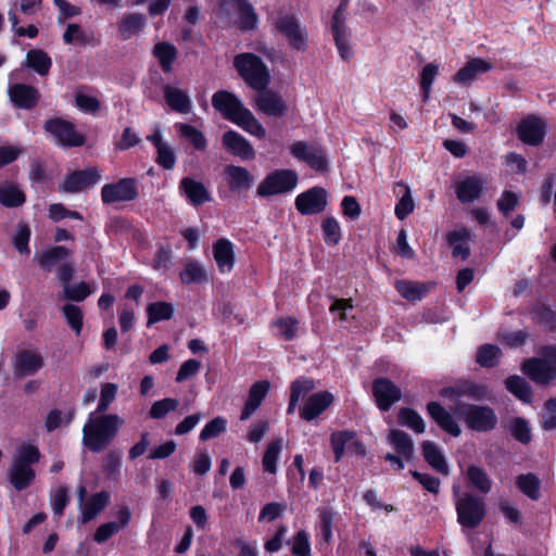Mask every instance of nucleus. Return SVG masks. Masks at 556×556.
I'll return each mask as SVG.
<instances>
[{"label": "nucleus", "mask_w": 556, "mask_h": 556, "mask_svg": "<svg viewBox=\"0 0 556 556\" xmlns=\"http://www.w3.org/2000/svg\"><path fill=\"white\" fill-rule=\"evenodd\" d=\"M486 72V62L482 59H472L462 67L454 76V81L468 85L470 84L478 74Z\"/></svg>", "instance_id": "c9c22d12"}, {"label": "nucleus", "mask_w": 556, "mask_h": 556, "mask_svg": "<svg viewBox=\"0 0 556 556\" xmlns=\"http://www.w3.org/2000/svg\"><path fill=\"white\" fill-rule=\"evenodd\" d=\"M75 103L80 111L90 114H96L101 108V103L96 97L80 92L75 94Z\"/></svg>", "instance_id": "0e129e2a"}, {"label": "nucleus", "mask_w": 556, "mask_h": 556, "mask_svg": "<svg viewBox=\"0 0 556 556\" xmlns=\"http://www.w3.org/2000/svg\"><path fill=\"white\" fill-rule=\"evenodd\" d=\"M30 238V228L26 224H20L17 226L16 233L14 236V245L16 250L22 254H29L28 242Z\"/></svg>", "instance_id": "69168bd1"}, {"label": "nucleus", "mask_w": 556, "mask_h": 556, "mask_svg": "<svg viewBox=\"0 0 556 556\" xmlns=\"http://www.w3.org/2000/svg\"><path fill=\"white\" fill-rule=\"evenodd\" d=\"M399 424L410 428L416 433L425 432V422L421 416L412 408H401L397 414Z\"/></svg>", "instance_id": "8fccbe9b"}, {"label": "nucleus", "mask_w": 556, "mask_h": 556, "mask_svg": "<svg viewBox=\"0 0 556 556\" xmlns=\"http://www.w3.org/2000/svg\"><path fill=\"white\" fill-rule=\"evenodd\" d=\"M110 502V494L106 491H101L93 494L86 504L83 505L80 510L79 522L85 525L94 519Z\"/></svg>", "instance_id": "cd10ccee"}, {"label": "nucleus", "mask_w": 556, "mask_h": 556, "mask_svg": "<svg viewBox=\"0 0 556 556\" xmlns=\"http://www.w3.org/2000/svg\"><path fill=\"white\" fill-rule=\"evenodd\" d=\"M321 229L327 244L336 245L341 240V227L334 217H326L323 220Z\"/></svg>", "instance_id": "6e6d98bb"}, {"label": "nucleus", "mask_w": 556, "mask_h": 556, "mask_svg": "<svg viewBox=\"0 0 556 556\" xmlns=\"http://www.w3.org/2000/svg\"><path fill=\"white\" fill-rule=\"evenodd\" d=\"M441 395L455 403L453 409L456 416L475 430H486V408L465 402V399L479 401L484 397L485 389L469 380L459 381L454 387L444 388Z\"/></svg>", "instance_id": "f257e3e1"}, {"label": "nucleus", "mask_w": 556, "mask_h": 556, "mask_svg": "<svg viewBox=\"0 0 556 556\" xmlns=\"http://www.w3.org/2000/svg\"><path fill=\"white\" fill-rule=\"evenodd\" d=\"M290 152L295 159L307 163L317 172L327 168L326 155L319 146L308 144L305 141H296L290 147Z\"/></svg>", "instance_id": "4468645a"}, {"label": "nucleus", "mask_w": 556, "mask_h": 556, "mask_svg": "<svg viewBox=\"0 0 556 556\" xmlns=\"http://www.w3.org/2000/svg\"><path fill=\"white\" fill-rule=\"evenodd\" d=\"M355 437L354 431L343 430L333 432L330 437L331 446L334 453V460L339 462L345 451H348V445L350 441Z\"/></svg>", "instance_id": "09e8293b"}, {"label": "nucleus", "mask_w": 556, "mask_h": 556, "mask_svg": "<svg viewBox=\"0 0 556 556\" xmlns=\"http://www.w3.org/2000/svg\"><path fill=\"white\" fill-rule=\"evenodd\" d=\"M179 405L178 400L166 397L161 401H156L152 404L150 409V417L153 419H161L165 417L169 412L175 410Z\"/></svg>", "instance_id": "13d9d810"}, {"label": "nucleus", "mask_w": 556, "mask_h": 556, "mask_svg": "<svg viewBox=\"0 0 556 556\" xmlns=\"http://www.w3.org/2000/svg\"><path fill=\"white\" fill-rule=\"evenodd\" d=\"M176 128L180 136L187 139L194 147V149L199 151H204L206 149L207 141L204 134L197 129L194 126L179 123L176 124Z\"/></svg>", "instance_id": "a18cd8bd"}, {"label": "nucleus", "mask_w": 556, "mask_h": 556, "mask_svg": "<svg viewBox=\"0 0 556 556\" xmlns=\"http://www.w3.org/2000/svg\"><path fill=\"white\" fill-rule=\"evenodd\" d=\"M64 298L66 300L81 302L84 301L90 293L91 290L86 282H79L77 285H66L64 286Z\"/></svg>", "instance_id": "e2e57ef3"}, {"label": "nucleus", "mask_w": 556, "mask_h": 556, "mask_svg": "<svg viewBox=\"0 0 556 556\" xmlns=\"http://www.w3.org/2000/svg\"><path fill=\"white\" fill-rule=\"evenodd\" d=\"M270 384L267 380H261L252 384L249 391L248 400L241 413L240 419H249L260 407L263 400L269 391Z\"/></svg>", "instance_id": "a878e982"}, {"label": "nucleus", "mask_w": 556, "mask_h": 556, "mask_svg": "<svg viewBox=\"0 0 556 556\" xmlns=\"http://www.w3.org/2000/svg\"><path fill=\"white\" fill-rule=\"evenodd\" d=\"M505 386L506 389L521 402L526 404L532 402V388L525 378L517 375L510 376L505 380Z\"/></svg>", "instance_id": "72a5a7b5"}, {"label": "nucleus", "mask_w": 556, "mask_h": 556, "mask_svg": "<svg viewBox=\"0 0 556 556\" xmlns=\"http://www.w3.org/2000/svg\"><path fill=\"white\" fill-rule=\"evenodd\" d=\"M152 54L159 60L163 72L168 73L173 68L178 51L173 43L161 41L153 47Z\"/></svg>", "instance_id": "f704fd0d"}, {"label": "nucleus", "mask_w": 556, "mask_h": 556, "mask_svg": "<svg viewBox=\"0 0 556 556\" xmlns=\"http://www.w3.org/2000/svg\"><path fill=\"white\" fill-rule=\"evenodd\" d=\"M212 105L224 118L238 125L244 131L258 139L265 138L266 130L263 125L235 93L227 90L216 91L212 96Z\"/></svg>", "instance_id": "f03ea898"}, {"label": "nucleus", "mask_w": 556, "mask_h": 556, "mask_svg": "<svg viewBox=\"0 0 556 556\" xmlns=\"http://www.w3.org/2000/svg\"><path fill=\"white\" fill-rule=\"evenodd\" d=\"M71 255V251L63 247L56 245L49 248L40 253H36L35 260L41 269L51 271V269L60 262L65 261Z\"/></svg>", "instance_id": "c756f323"}, {"label": "nucleus", "mask_w": 556, "mask_h": 556, "mask_svg": "<svg viewBox=\"0 0 556 556\" xmlns=\"http://www.w3.org/2000/svg\"><path fill=\"white\" fill-rule=\"evenodd\" d=\"M456 198L460 203H471L480 198L483 191V181L477 176H468L454 185Z\"/></svg>", "instance_id": "5701e85b"}, {"label": "nucleus", "mask_w": 556, "mask_h": 556, "mask_svg": "<svg viewBox=\"0 0 556 556\" xmlns=\"http://www.w3.org/2000/svg\"><path fill=\"white\" fill-rule=\"evenodd\" d=\"M298 174L293 169H276L268 174L256 189V195L266 198L291 192L298 185Z\"/></svg>", "instance_id": "1a4fd4ad"}, {"label": "nucleus", "mask_w": 556, "mask_h": 556, "mask_svg": "<svg viewBox=\"0 0 556 556\" xmlns=\"http://www.w3.org/2000/svg\"><path fill=\"white\" fill-rule=\"evenodd\" d=\"M100 178L101 173L97 168L75 170L66 176L59 190L61 192L77 193L93 187L100 180Z\"/></svg>", "instance_id": "dca6fc26"}, {"label": "nucleus", "mask_w": 556, "mask_h": 556, "mask_svg": "<svg viewBox=\"0 0 556 556\" xmlns=\"http://www.w3.org/2000/svg\"><path fill=\"white\" fill-rule=\"evenodd\" d=\"M213 256L219 271L230 273L235 265V252L232 243L225 238L218 239L213 244Z\"/></svg>", "instance_id": "bb28decb"}, {"label": "nucleus", "mask_w": 556, "mask_h": 556, "mask_svg": "<svg viewBox=\"0 0 556 556\" xmlns=\"http://www.w3.org/2000/svg\"><path fill=\"white\" fill-rule=\"evenodd\" d=\"M372 394L377 406L382 412H388L402 397L401 389L388 378L374 380Z\"/></svg>", "instance_id": "2eb2a0df"}, {"label": "nucleus", "mask_w": 556, "mask_h": 556, "mask_svg": "<svg viewBox=\"0 0 556 556\" xmlns=\"http://www.w3.org/2000/svg\"><path fill=\"white\" fill-rule=\"evenodd\" d=\"M43 365L45 361L40 353L23 350L16 353L13 358L14 376L17 378L33 376L39 371Z\"/></svg>", "instance_id": "f3484780"}, {"label": "nucleus", "mask_w": 556, "mask_h": 556, "mask_svg": "<svg viewBox=\"0 0 556 556\" xmlns=\"http://www.w3.org/2000/svg\"><path fill=\"white\" fill-rule=\"evenodd\" d=\"M469 231L465 228L454 230L448 233L447 241L452 247V255L465 260L469 255V249L466 241L469 238Z\"/></svg>", "instance_id": "ea45409f"}, {"label": "nucleus", "mask_w": 556, "mask_h": 556, "mask_svg": "<svg viewBox=\"0 0 556 556\" xmlns=\"http://www.w3.org/2000/svg\"><path fill=\"white\" fill-rule=\"evenodd\" d=\"M545 125L539 117L528 116L517 126L518 138L526 144L539 146L545 136Z\"/></svg>", "instance_id": "a211bd4d"}, {"label": "nucleus", "mask_w": 556, "mask_h": 556, "mask_svg": "<svg viewBox=\"0 0 556 556\" xmlns=\"http://www.w3.org/2000/svg\"><path fill=\"white\" fill-rule=\"evenodd\" d=\"M63 41L66 45L76 43L79 46H86L90 42V38L80 25L76 23H70L67 24L63 34Z\"/></svg>", "instance_id": "5fc2aeb1"}, {"label": "nucleus", "mask_w": 556, "mask_h": 556, "mask_svg": "<svg viewBox=\"0 0 556 556\" xmlns=\"http://www.w3.org/2000/svg\"><path fill=\"white\" fill-rule=\"evenodd\" d=\"M26 201L25 193L15 185L4 182L0 185V204L5 207H18Z\"/></svg>", "instance_id": "e433bc0d"}, {"label": "nucleus", "mask_w": 556, "mask_h": 556, "mask_svg": "<svg viewBox=\"0 0 556 556\" xmlns=\"http://www.w3.org/2000/svg\"><path fill=\"white\" fill-rule=\"evenodd\" d=\"M397 292L408 301H418L428 292V288L424 283L401 280L395 285Z\"/></svg>", "instance_id": "49530a36"}, {"label": "nucleus", "mask_w": 556, "mask_h": 556, "mask_svg": "<svg viewBox=\"0 0 556 556\" xmlns=\"http://www.w3.org/2000/svg\"><path fill=\"white\" fill-rule=\"evenodd\" d=\"M180 280L182 283H201L208 280L205 268L195 261L186 263L184 270L180 273Z\"/></svg>", "instance_id": "79ce46f5"}, {"label": "nucleus", "mask_w": 556, "mask_h": 556, "mask_svg": "<svg viewBox=\"0 0 556 556\" xmlns=\"http://www.w3.org/2000/svg\"><path fill=\"white\" fill-rule=\"evenodd\" d=\"M222 142L229 152L242 160H252L255 156L251 143L235 130L224 132Z\"/></svg>", "instance_id": "412c9836"}, {"label": "nucleus", "mask_w": 556, "mask_h": 556, "mask_svg": "<svg viewBox=\"0 0 556 556\" xmlns=\"http://www.w3.org/2000/svg\"><path fill=\"white\" fill-rule=\"evenodd\" d=\"M295 207L302 215H315L325 211L328 200L327 191L321 187H313L295 198Z\"/></svg>", "instance_id": "ddd939ff"}, {"label": "nucleus", "mask_w": 556, "mask_h": 556, "mask_svg": "<svg viewBox=\"0 0 556 556\" xmlns=\"http://www.w3.org/2000/svg\"><path fill=\"white\" fill-rule=\"evenodd\" d=\"M522 372L534 383L547 386L556 379V345H544L538 356L527 358L521 365Z\"/></svg>", "instance_id": "39448f33"}, {"label": "nucleus", "mask_w": 556, "mask_h": 556, "mask_svg": "<svg viewBox=\"0 0 556 556\" xmlns=\"http://www.w3.org/2000/svg\"><path fill=\"white\" fill-rule=\"evenodd\" d=\"M229 189L241 193L248 191L254 184L253 175L245 168L237 165H227L224 169Z\"/></svg>", "instance_id": "4be33fe9"}, {"label": "nucleus", "mask_w": 556, "mask_h": 556, "mask_svg": "<svg viewBox=\"0 0 556 556\" xmlns=\"http://www.w3.org/2000/svg\"><path fill=\"white\" fill-rule=\"evenodd\" d=\"M118 387L115 383L106 382L101 386L100 399L96 409L97 414H108L111 404L115 401Z\"/></svg>", "instance_id": "603ef678"}, {"label": "nucleus", "mask_w": 556, "mask_h": 556, "mask_svg": "<svg viewBox=\"0 0 556 556\" xmlns=\"http://www.w3.org/2000/svg\"><path fill=\"white\" fill-rule=\"evenodd\" d=\"M26 64L40 76H46L52 65V60L41 49H31L26 54Z\"/></svg>", "instance_id": "4c0bfd02"}, {"label": "nucleus", "mask_w": 556, "mask_h": 556, "mask_svg": "<svg viewBox=\"0 0 556 556\" xmlns=\"http://www.w3.org/2000/svg\"><path fill=\"white\" fill-rule=\"evenodd\" d=\"M70 502L68 491L65 485H60L50 493V504L55 517L61 518Z\"/></svg>", "instance_id": "864d4df0"}, {"label": "nucleus", "mask_w": 556, "mask_h": 556, "mask_svg": "<svg viewBox=\"0 0 556 556\" xmlns=\"http://www.w3.org/2000/svg\"><path fill=\"white\" fill-rule=\"evenodd\" d=\"M40 459L38 447L31 444H23L13 455L8 475L11 484L16 491L27 489L35 480L36 473L33 465Z\"/></svg>", "instance_id": "20e7f679"}, {"label": "nucleus", "mask_w": 556, "mask_h": 556, "mask_svg": "<svg viewBox=\"0 0 556 556\" xmlns=\"http://www.w3.org/2000/svg\"><path fill=\"white\" fill-rule=\"evenodd\" d=\"M388 440L394 450L406 460H410L414 455V443L412 438L404 431L393 429L388 435Z\"/></svg>", "instance_id": "473e14b6"}, {"label": "nucleus", "mask_w": 556, "mask_h": 556, "mask_svg": "<svg viewBox=\"0 0 556 556\" xmlns=\"http://www.w3.org/2000/svg\"><path fill=\"white\" fill-rule=\"evenodd\" d=\"M331 30L340 56L343 60H350L353 53L351 46L349 45L348 28H331Z\"/></svg>", "instance_id": "4d7b16f0"}, {"label": "nucleus", "mask_w": 556, "mask_h": 556, "mask_svg": "<svg viewBox=\"0 0 556 556\" xmlns=\"http://www.w3.org/2000/svg\"><path fill=\"white\" fill-rule=\"evenodd\" d=\"M516 485L526 496L532 501L541 497L540 479L534 473L520 475L516 479Z\"/></svg>", "instance_id": "58836bf2"}, {"label": "nucleus", "mask_w": 556, "mask_h": 556, "mask_svg": "<svg viewBox=\"0 0 556 556\" xmlns=\"http://www.w3.org/2000/svg\"><path fill=\"white\" fill-rule=\"evenodd\" d=\"M147 313L148 327H150L155 323L170 319L174 314V307L168 302L160 301L149 304L147 307Z\"/></svg>", "instance_id": "c03bdc74"}, {"label": "nucleus", "mask_w": 556, "mask_h": 556, "mask_svg": "<svg viewBox=\"0 0 556 556\" xmlns=\"http://www.w3.org/2000/svg\"><path fill=\"white\" fill-rule=\"evenodd\" d=\"M333 402V395L328 391L311 395L301 410V418L309 421L319 416Z\"/></svg>", "instance_id": "b1692460"}, {"label": "nucleus", "mask_w": 556, "mask_h": 556, "mask_svg": "<svg viewBox=\"0 0 556 556\" xmlns=\"http://www.w3.org/2000/svg\"><path fill=\"white\" fill-rule=\"evenodd\" d=\"M156 163L165 169H173L176 164V155L169 144H164L156 149Z\"/></svg>", "instance_id": "774afa93"}, {"label": "nucleus", "mask_w": 556, "mask_h": 556, "mask_svg": "<svg viewBox=\"0 0 556 556\" xmlns=\"http://www.w3.org/2000/svg\"><path fill=\"white\" fill-rule=\"evenodd\" d=\"M125 420L117 414L90 413L83 427V445L92 453L104 451L115 440Z\"/></svg>", "instance_id": "7ed1b4c3"}, {"label": "nucleus", "mask_w": 556, "mask_h": 556, "mask_svg": "<svg viewBox=\"0 0 556 556\" xmlns=\"http://www.w3.org/2000/svg\"><path fill=\"white\" fill-rule=\"evenodd\" d=\"M542 427L546 431L556 429V397L547 400L544 404Z\"/></svg>", "instance_id": "338daca9"}, {"label": "nucleus", "mask_w": 556, "mask_h": 556, "mask_svg": "<svg viewBox=\"0 0 556 556\" xmlns=\"http://www.w3.org/2000/svg\"><path fill=\"white\" fill-rule=\"evenodd\" d=\"M292 554L295 556H311L308 533L300 530L292 539Z\"/></svg>", "instance_id": "680f3d73"}, {"label": "nucleus", "mask_w": 556, "mask_h": 556, "mask_svg": "<svg viewBox=\"0 0 556 556\" xmlns=\"http://www.w3.org/2000/svg\"><path fill=\"white\" fill-rule=\"evenodd\" d=\"M507 429L511 435L520 443L528 444L531 441V428L525 418H511L507 425Z\"/></svg>", "instance_id": "de8ad7c7"}, {"label": "nucleus", "mask_w": 556, "mask_h": 556, "mask_svg": "<svg viewBox=\"0 0 556 556\" xmlns=\"http://www.w3.org/2000/svg\"><path fill=\"white\" fill-rule=\"evenodd\" d=\"M457 513V521L463 528H477L485 516V505L482 497L470 492L460 493L457 484L452 486Z\"/></svg>", "instance_id": "423d86ee"}, {"label": "nucleus", "mask_w": 556, "mask_h": 556, "mask_svg": "<svg viewBox=\"0 0 556 556\" xmlns=\"http://www.w3.org/2000/svg\"><path fill=\"white\" fill-rule=\"evenodd\" d=\"M43 129L55 139L58 144L64 148L81 147L86 142V137L75 129V125L61 117L46 121Z\"/></svg>", "instance_id": "9d476101"}, {"label": "nucleus", "mask_w": 556, "mask_h": 556, "mask_svg": "<svg viewBox=\"0 0 556 556\" xmlns=\"http://www.w3.org/2000/svg\"><path fill=\"white\" fill-rule=\"evenodd\" d=\"M164 99L167 105L175 112L189 113L191 110V100L186 91L180 88L165 85L163 87Z\"/></svg>", "instance_id": "c85d7f7f"}, {"label": "nucleus", "mask_w": 556, "mask_h": 556, "mask_svg": "<svg viewBox=\"0 0 556 556\" xmlns=\"http://www.w3.org/2000/svg\"><path fill=\"white\" fill-rule=\"evenodd\" d=\"M147 18L141 13H129L118 23V35L123 40H129L138 35L146 26Z\"/></svg>", "instance_id": "7c9ffc66"}, {"label": "nucleus", "mask_w": 556, "mask_h": 556, "mask_svg": "<svg viewBox=\"0 0 556 556\" xmlns=\"http://www.w3.org/2000/svg\"><path fill=\"white\" fill-rule=\"evenodd\" d=\"M422 454L426 462L438 472L448 476L450 469L440 448L431 441L422 443Z\"/></svg>", "instance_id": "2f4dec72"}, {"label": "nucleus", "mask_w": 556, "mask_h": 556, "mask_svg": "<svg viewBox=\"0 0 556 556\" xmlns=\"http://www.w3.org/2000/svg\"><path fill=\"white\" fill-rule=\"evenodd\" d=\"M230 3L240 14V28L244 30L253 29L257 23V16L250 3L244 0H231Z\"/></svg>", "instance_id": "37998d69"}, {"label": "nucleus", "mask_w": 556, "mask_h": 556, "mask_svg": "<svg viewBox=\"0 0 556 556\" xmlns=\"http://www.w3.org/2000/svg\"><path fill=\"white\" fill-rule=\"evenodd\" d=\"M138 197L136 180L123 178L114 184H106L101 189V199L105 204L134 201Z\"/></svg>", "instance_id": "f8f14e48"}, {"label": "nucleus", "mask_w": 556, "mask_h": 556, "mask_svg": "<svg viewBox=\"0 0 556 556\" xmlns=\"http://www.w3.org/2000/svg\"><path fill=\"white\" fill-rule=\"evenodd\" d=\"M179 191L193 206H200L212 200L207 188L201 181L191 177H184L180 180Z\"/></svg>", "instance_id": "aec40b11"}, {"label": "nucleus", "mask_w": 556, "mask_h": 556, "mask_svg": "<svg viewBox=\"0 0 556 556\" xmlns=\"http://www.w3.org/2000/svg\"><path fill=\"white\" fill-rule=\"evenodd\" d=\"M63 314L68 326L75 331L76 334H79L83 328L81 309L77 305L65 304L63 306Z\"/></svg>", "instance_id": "bf43d9fd"}, {"label": "nucleus", "mask_w": 556, "mask_h": 556, "mask_svg": "<svg viewBox=\"0 0 556 556\" xmlns=\"http://www.w3.org/2000/svg\"><path fill=\"white\" fill-rule=\"evenodd\" d=\"M8 93L11 102L18 109L31 110L40 99L39 90L26 84H13L9 87Z\"/></svg>", "instance_id": "6ab92c4d"}, {"label": "nucleus", "mask_w": 556, "mask_h": 556, "mask_svg": "<svg viewBox=\"0 0 556 556\" xmlns=\"http://www.w3.org/2000/svg\"><path fill=\"white\" fill-rule=\"evenodd\" d=\"M273 25L292 50L305 52L308 49V31L294 14H281L273 21Z\"/></svg>", "instance_id": "6e6552de"}, {"label": "nucleus", "mask_w": 556, "mask_h": 556, "mask_svg": "<svg viewBox=\"0 0 556 556\" xmlns=\"http://www.w3.org/2000/svg\"><path fill=\"white\" fill-rule=\"evenodd\" d=\"M282 448V439H276L270 442L264 453L263 456V467L265 471L269 473H276L277 466L276 463L278 460L279 454Z\"/></svg>", "instance_id": "3c124183"}, {"label": "nucleus", "mask_w": 556, "mask_h": 556, "mask_svg": "<svg viewBox=\"0 0 556 556\" xmlns=\"http://www.w3.org/2000/svg\"><path fill=\"white\" fill-rule=\"evenodd\" d=\"M233 66L250 88L262 90L268 87L270 74L260 56L253 53L237 54L233 59Z\"/></svg>", "instance_id": "0eeeda50"}, {"label": "nucleus", "mask_w": 556, "mask_h": 556, "mask_svg": "<svg viewBox=\"0 0 556 556\" xmlns=\"http://www.w3.org/2000/svg\"><path fill=\"white\" fill-rule=\"evenodd\" d=\"M226 419L223 417H215L208 421L200 432V440L207 441L210 439L218 437L226 430Z\"/></svg>", "instance_id": "052dcab7"}, {"label": "nucleus", "mask_w": 556, "mask_h": 556, "mask_svg": "<svg viewBox=\"0 0 556 556\" xmlns=\"http://www.w3.org/2000/svg\"><path fill=\"white\" fill-rule=\"evenodd\" d=\"M257 91L253 98V105L257 112L271 117H282L288 113V103L280 92L267 87Z\"/></svg>", "instance_id": "9b49d317"}, {"label": "nucleus", "mask_w": 556, "mask_h": 556, "mask_svg": "<svg viewBox=\"0 0 556 556\" xmlns=\"http://www.w3.org/2000/svg\"><path fill=\"white\" fill-rule=\"evenodd\" d=\"M427 412L442 430L446 431L453 437H458L460 434L459 426L454 420L453 416L440 403H428Z\"/></svg>", "instance_id": "393cba45"}, {"label": "nucleus", "mask_w": 556, "mask_h": 556, "mask_svg": "<svg viewBox=\"0 0 556 556\" xmlns=\"http://www.w3.org/2000/svg\"><path fill=\"white\" fill-rule=\"evenodd\" d=\"M533 319L546 330H556V312L545 303H538L532 307Z\"/></svg>", "instance_id": "a19ab883"}]
</instances>
